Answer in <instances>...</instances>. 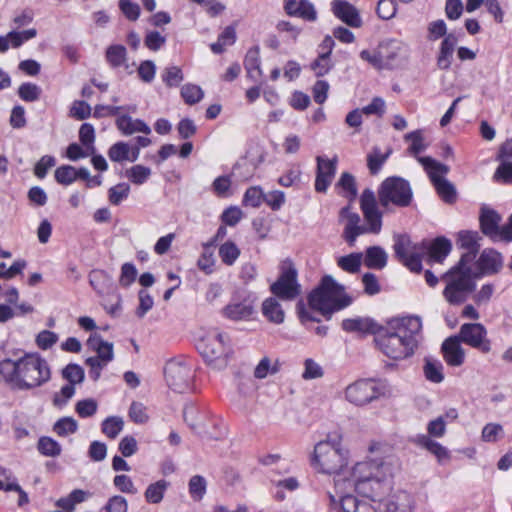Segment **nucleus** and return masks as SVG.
<instances>
[{
    "label": "nucleus",
    "instance_id": "obj_63",
    "mask_svg": "<svg viewBox=\"0 0 512 512\" xmlns=\"http://www.w3.org/2000/svg\"><path fill=\"white\" fill-rule=\"evenodd\" d=\"M502 163L496 169L493 179L496 182H502L505 184L512 183V162L501 160Z\"/></svg>",
    "mask_w": 512,
    "mask_h": 512
},
{
    "label": "nucleus",
    "instance_id": "obj_6",
    "mask_svg": "<svg viewBox=\"0 0 512 512\" xmlns=\"http://www.w3.org/2000/svg\"><path fill=\"white\" fill-rule=\"evenodd\" d=\"M378 200L381 207L387 211L391 205L399 208L408 207L413 200L411 185L402 177H388L378 188Z\"/></svg>",
    "mask_w": 512,
    "mask_h": 512
},
{
    "label": "nucleus",
    "instance_id": "obj_34",
    "mask_svg": "<svg viewBox=\"0 0 512 512\" xmlns=\"http://www.w3.org/2000/svg\"><path fill=\"white\" fill-rule=\"evenodd\" d=\"M385 506L387 512H410L412 508L411 496L405 491H400L387 499Z\"/></svg>",
    "mask_w": 512,
    "mask_h": 512
},
{
    "label": "nucleus",
    "instance_id": "obj_7",
    "mask_svg": "<svg viewBox=\"0 0 512 512\" xmlns=\"http://www.w3.org/2000/svg\"><path fill=\"white\" fill-rule=\"evenodd\" d=\"M164 376L167 385L175 392L184 393L191 390L195 376L192 359L178 356L166 362Z\"/></svg>",
    "mask_w": 512,
    "mask_h": 512
},
{
    "label": "nucleus",
    "instance_id": "obj_32",
    "mask_svg": "<svg viewBox=\"0 0 512 512\" xmlns=\"http://www.w3.org/2000/svg\"><path fill=\"white\" fill-rule=\"evenodd\" d=\"M90 497L88 491L82 489H74L68 496L62 497L56 501V506L65 512H73L75 506L86 501Z\"/></svg>",
    "mask_w": 512,
    "mask_h": 512
},
{
    "label": "nucleus",
    "instance_id": "obj_52",
    "mask_svg": "<svg viewBox=\"0 0 512 512\" xmlns=\"http://www.w3.org/2000/svg\"><path fill=\"white\" fill-rule=\"evenodd\" d=\"M79 140L91 153L95 152V129L90 123H83L79 129Z\"/></svg>",
    "mask_w": 512,
    "mask_h": 512
},
{
    "label": "nucleus",
    "instance_id": "obj_9",
    "mask_svg": "<svg viewBox=\"0 0 512 512\" xmlns=\"http://www.w3.org/2000/svg\"><path fill=\"white\" fill-rule=\"evenodd\" d=\"M442 279L446 283L443 297L450 305L463 304L476 288L473 277L469 276L467 271L466 273H459L448 270Z\"/></svg>",
    "mask_w": 512,
    "mask_h": 512
},
{
    "label": "nucleus",
    "instance_id": "obj_11",
    "mask_svg": "<svg viewBox=\"0 0 512 512\" xmlns=\"http://www.w3.org/2000/svg\"><path fill=\"white\" fill-rule=\"evenodd\" d=\"M386 384L374 379H361L348 385L345 389V398L356 406L367 405L385 396Z\"/></svg>",
    "mask_w": 512,
    "mask_h": 512
},
{
    "label": "nucleus",
    "instance_id": "obj_4",
    "mask_svg": "<svg viewBox=\"0 0 512 512\" xmlns=\"http://www.w3.org/2000/svg\"><path fill=\"white\" fill-rule=\"evenodd\" d=\"M308 302L311 309L330 318L333 312L348 307L352 303V298L345 293L343 285L337 283L332 276L326 275L319 287L309 294Z\"/></svg>",
    "mask_w": 512,
    "mask_h": 512
},
{
    "label": "nucleus",
    "instance_id": "obj_1",
    "mask_svg": "<svg viewBox=\"0 0 512 512\" xmlns=\"http://www.w3.org/2000/svg\"><path fill=\"white\" fill-rule=\"evenodd\" d=\"M393 476L391 461L373 459L358 462L352 468L349 478H344L342 485L354 488L359 494L372 501H381L382 495L391 488L389 479ZM341 480L335 479V486L341 485Z\"/></svg>",
    "mask_w": 512,
    "mask_h": 512
},
{
    "label": "nucleus",
    "instance_id": "obj_39",
    "mask_svg": "<svg viewBox=\"0 0 512 512\" xmlns=\"http://www.w3.org/2000/svg\"><path fill=\"white\" fill-rule=\"evenodd\" d=\"M38 452L45 457H58L62 453V447L58 441L49 436H41L37 442Z\"/></svg>",
    "mask_w": 512,
    "mask_h": 512
},
{
    "label": "nucleus",
    "instance_id": "obj_21",
    "mask_svg": "<svg viewBox=\"0 0 512 512\" xmlns=\"http://www.w3.org/2000/svg\"><path fill=\"white\" fill-rule=\"evenodd\" d=\"M442 352L446 363L450 366H460L465 359V353L458 337H449L442 344Z\"/></svg>",
    "mask_w": 512,
    "mask_h": 512
},
{
    "label": "nucleus",
    "instance_id": "obj_50",
    "mask_svg": "<svg viewBox=\"0 0 512 512\" xmlns=\"http://www.w3.org/2000/svg\"><path fill=\"white\" fill-rule=\"evenodd\" d=\"M188 487L191 497L199 501L206 493L207 482L203 476L194 475L190 478Z\"/></svg>",
    "mask_w": 512,
    "mask_h": 512
},
{
    "label": "nucleus",
    "instance_id": "obj_18",
    "mask_svg": "<svg viewBox=\"0 0 512 512\" xmlns=\"http://www.w3.org/2000/svg\"><path fill=\"white\" fill-rule=\"evenodd\" d=\"M316 161L317 171L315 179V190L319 193H325L335 176L337 157H334L333 159H327L323 156H318Z\"/></svg>",
    "mask_w": 512,
    "mask_h": 512
},
{
    "label": "nucleus",
    "instance_id": "obj_22",
    "mask_svg": "<svg viewBox=\"0 0 512 512\" xmlns=\"http://www.w3.org/2000/svg\"><path fill=\"white\" fill-rule=\"evenodd\" d=\"M456 44L457 38L454 34H448L443 38L436 59L437 67L440 70L450 69Z\"/></svg>",
    "mask_w": 512,
    "mask_h": 512
},
{
    "label": "nucleus",
    "instance_id": "obj_53",
    "mask_svg": "<svg viewBox=\"0 0 512 512\" xmlns=\"http://www.w3.org/2000/svg\"><path fill=\"white\" fill-rule=\"evenodd\" d=\"M41 88L31 82L22 83L18 88V96L25 102H34L40 98Z\"/></svg>",
    "mask_w": 512,
    "mask_h": 512
},
{
    "label": "nucleus",
    "instance_id": "obj_56",
    "mask_svg": "<svg viewBox=\"0 0 512 512\" xmlns=\"http://www.w3.org/2000/svg\"><path fill=\"white\" fill-rule=\"evenodd\" d=\"M128 415L130 420L136 424H144L149 420L147 407L143 403L137 401H133L131 403Z\"/></svg>",
    "mask_w": 512,
    "mask_h": 512
},
{
    "label": "nucleus",
    "instance_id": "obj_38",
    "mask_svg": "<svg viewBox=\"0 0 512 512\" xmlns=\"http://www.w3.org/2000/svg\"><path fill=\"white\" fill-rule=\"evenodd\" d=\"M240 254V248L231 240H227L219 246L218 255L226 266L234 265Z\"/></svg>",
    "mask_w": 512,
    "mask_h": 512
},
{
    "label": "nucleus",
    "instance_id": "obj_59",
    "mask_svg": "<svg viewBox=\"0 0 512 512\" xmlns=\"http://www.w3.org/2000/svg\"><path fill=\"white\" fill-rule=\"evenodd\" d=\"M478 253L477 249L468 250V252L464 253L459 262L453 266L450 270L459 272V273H466L468 272L469 276H472V268L471 263L475 260L476 255Z\"/></svg>",
    "mask_w": 512,
    "mask_h": 512
},
{
    "label": "nucleus",
    "instance_id": "obj_2",
    "mask_svg": "<svg viewBox=\"0 0 512 512\" xmlns=\"http://www.w3.org/2000/svg\"><path fill=\"white\" fill-rule=\"evenodd\" d=\"M389 329L376 339L379 349L389 358L403 360L411 357L422 340V321L418 316L392 319Z\"/></svg>",
    "mask_w": 512,
    "mask_h": 512
},
{
    "label": "nucleus",
    "instance_id": "obj_42",
    "mask_svg": "<svg viewBox=\"0 0 512 512\" xmlns=\"http://www.w3.org/2000/svg\"><path fill=\"white\" fill-rule=\"evenodd\" d=\"M404 140L410 142L408 153L418 160L419 154L426 150L427 144L424 143V138L421 130H415L407 133Z\"/></svg>",
    "mask_w": 512,
    "mask_h": 512
},
{
    "label": "nucleus",
    "instance_id": "obj_16",
    "mask_svg": "<svg viewBox=\"0 0 512 512\" xmlns=\"http://www.w3.org/2000/svg\"><path fill=\"white\" fill-rule=\"evenodd\" d=\"M340 218L346 220L342 237L350 247H353L357 238L360 235L366 234L365 226L361 225L359 214L352 212L349 206L343 207L340 210Z\"/></svg>",
    "mask_w": 512,
    "mask_h": 512
},
{
    "label": "nucleus",
    "instance_id": "obj_19",
    "mask_svg": "<svg viewBox=\"0 0 512 512\" xmlns=\"http://www.w3.org/2000/svg\"><path fill=\"white\" fill-rule=\"evenodd\" d=\"M331 10L335 17L350 27L358 28L362 25L357 8L346 0H333Z\"/></svg>",
    "mask_w": 512,
    "mask_h": 512
},
{
    "label": "nucleus",
    "instance_id": "obj_17",
    "mask_svg": "<svg viewBox=\"0 0 512 512\" xmlns=\"http://www.w3.org/2000/svg\"><path fill=\"white\" fill-rule=\"evenodd\" d=\"M254 302L255 298L252 295H248L241 300L234 299L223 308L222 314L233 321L249 320L255 312Z\"/></svg>",
    "mask_w": 512,
    "mask_h": 512
},
{
    "label": "nucleus",
    "instance_id": "obj_47",
    "mask_svg": "<svg viewBox=\"0 0 512 512\" xmlns=\"http://www.w3.org/2000/svg\"><path fill=\"white\" fill-rule=\"evenodd\" d=\"M124 421L121 417L110 416L102 422V432L109 438L115 439L123 430Z\"/></svg>",
    "mask_w": 512,
    "mask_h": 512
},
{
    "label": "nucleus",
    "instance_id": "obj_14",
    "mask_svg": "<svg viewBox=\"0 0 512 512\" xmlns=\"http://www.w3.org/2000/svg\"><path fill=\"white\" fill-rule=\"evenodd\" d=\"M360 208L367 224L366 233L379 234L382 229V212L377 206L375 194L371 189H365L362 192Z\"/></svg>",
    "mask_w": 512,
    "mask_h": 512
},
{
    "label": "nucleus",
    "instance_id": "obj_60",
    "mask_svg": "<svg viewBox=\"0 0 512 512\" xmlns=\"http://www.w3.org/2000/svg\"><path fill=\"white\" fill-rule=\"evenodd\" d=\"M55 179L59 184L70 185L76 180V169L70 165H62L55 170Z\"/></svg>",
    "mask_w": 512,
    "mask_h": 512
},
{
    "label": "nucleus",
    "instance_id": "obj_43",
    "mask_svg": "<svg viewBox=\"0 0 512 512\" xmlns=\"http://www.w3.org/2000/svg\"><path fill=\"white\" fill-rule=\"evenodd\" d=\"M391 154V150L382 153L379 147H374L372 152L367 155V166L372 175H376Z\"/></svg>",
    "mask_w": 512,
    "mask_h": 512
},
{
    "label": "nucleus",
    "instance_id": "obj_15",
    "mask_svg": "<svg viewBox=\"0 0 512 512\" xmlns=\"http://www.w3.org/2000/svg\"><path fill=\"white\" fill-rule=\"evenodd\" d=\"M458 337L460 342L478 349L482 353L491 350V342L487 338V330L481 323H464L460 327Z\"/></svg>",
    "mask_w": 512,
    "mask_h": 512
},
{
    "label": "nucleus",
    "instance_id": "obj_44",
    "mask_svg": "<svg viewBox=\"0 0 512 512\" xmlns=\"http://www.w3.org/2000/svg\"><path fill=\"white\" fill-rule=\"evenodd\" d=\"M52 430L59 437H67L78 430V423L72 417H62L53 424Z\"/></svg>",
    "mask_w": 512,
    "mask_h": 512
},
{
    "label": "nucleus",
    "instance_id": "obj_61",
    "mask_svg": "<svg viewBox=\"0 0 512 512\" xmlns=\"http://www.w3.org/2000/svg\"><path fill=\"white\" fill-rule=\"evenodd\" d=\"M479 235L475 231H460L458 234V243L461 248L467 250L479 249Z\"/></svg>",
    "mask_w": 512,
    "mask_h": 512
},
{
    "label": "nucleus",
    "instance_id": "obj_49",
    "mask_svg": "<svg viewBox=\"0 0 512 512\" xmlns=\"http://www.w3.org/2000/svg\"><path fill=\"white\" fill-rule=\"evenodd\" d=\"M161 79L169 88L178 87L184 80V75L179 67L168 66L163 70Z\"/></svg>",
    "mask_w": 512,
    "mask_h": 512
},
{
    "label": "nucleus",
    "instance_id": "obj_45",
    "mask_svg": "<svg viewBox=\"0 0 512 512\" xmlns=\"http://www.w3.org/2000/svg\"><path fill=\"white\" fill-rule=\"evenodd\" d=\"M426 379L433 383H440L444 379L443 365L440 361L426 359L423 367Z\"/></svg>",
    "mask_w": 512,
    "mask_h": 512
},
{
    "label": "nucleus",
    "instance_id": "obj_54",
    "mask_svg": "<svg viewBox=\"0 0 512 512\" xmlns=\"http://www.w3.org/2000/svg\"><path fill=\"white\" fill-rule=\"evenodd\" d=\"M264 202V192L259 186L248 188L243 196V205L258 208Z\"/></svg>",
    "mask_w": 512,
    "mask_h": 512
},
{
    "label": "nucleus",
    "instance_id": "obj_55",
    "mask_svg": "<svg viewBox=\"0 0 512 512\" xmlns=\"http://www.w3.org/2000/svg\"><path fill=\"white\" fill-rule=\"evenodd\" d=\"M130 192V186L127 183H119L108 190L109 202L112 205H119L122 201L127 199Z\"/></svg>",
    "mask_w": 512,
    "mask_h": 512
},
{
    "label": "nucleus",
    "instance_id": "obj_41",
    "mask_svg": "<svg viewBox=\"0 0 512 512\" xmlns=\"http://www.w3.org/2000/svg\"><path fill=\"white\" fill-rule=\"evenodd\" d=\"M106 61L112 68H118L126 64L127 50L123 45H110L106 49Z\"/></svg>",
    "mask_w": 512,
    "mask_h": 512
},
{
    "label": "nucleus",
    "instance_id": "obj_57",
    "mask_svg": "<svg viewBox=\"0 0 512 512\" xmlns=\"http://www.w3.org/2000/svg\"><path fill=\"white\" fill-rule=\"evenodd\" d=\"M62 376L68 383L76 385L83 382L84 370L80 365L70 363L62 370Z\"/></svg>",
    "mask_w": 512,
    "mask_h": 512
},
{
    "label": "nucleus",
    "instance_id": "obj_5",
    "mask_svg": "<svg viewBox=\"0 0 512 512\" xmlns=\"http://www.w3.org/2000/svg\"><path fill=\"white\" fill-rule=\"evenodd\" d=\"M311 466L323 474H336L340 477L348 464L347 451L340 447L335 440H324L318 442L310 460Z\"/></svg>",
    "mask_w": 512,
    "mask_h": 512
},
{
    "label": "nucleus",
    "instance_id": "obj_29",
    "mask_svg": "<svg viewBox=\"0 0 512 512\" xmlns=\"http://www.w3.org/2000/svg\"><path fill=\"white\" fill-rule=\"evenodd\" d=\"M89 283L100 296L110 294L113 290L112 279L103 270H93L89 274Z\"/></svg>",
    "mask_w": 512,
    "mask_h": 512
},
{
    "label": "nucleus",
    "instance_id": "obj_24",
    "mask_svg": "<svg viewBox=\"0 0 512 512\" xmlns=\"http://www.w3.org/2000/svg\"><path fill=\"white\" fill-rule=\"evenodd\" d=\"M378 328V324L368 317L348 318L342 321V329L349 333L375 334Z\"/></svg>",
    "mask_w": 512,
    "mask_h": 512
},
{
    "label": "nucleus",
    "instance_id": "obj_64",
    "mask_svg": "<svg viewBox=\"0 0 512 512\" xmlns=\"http://www.w3.org/2000/svg\"><path fill=\"white\" fill-rule=\"evenodd\" d=\"M106 512H127L128 503L127 500L120 495H114L110 497L104 506Z\"/></svg>",
    "mask_w": 512,
    "mask_h": 512
},
{
    "label": "nucleus",
    "instance_id": "obj_13",
    "mask_svg": "<svg viewBox=\"0 0 512 512\" xmlns=\"http://www.w3.org/2000/svg\"><path fill=\"white\" fill-rule=\"evenodd\" d=\"M479 222L482 233L492 241H512V215L509 217L507 224L500 227L501 216L499 213L494 209L483 206L480 211Z\"/></svg>",
    "mask_w": 512,
    "mask_h": 512
},
{
    "label": "nucleus",
    "instance_id": "obj_26",
    "mask_svg": "<svg viewBox=\"0 0 512 512\" xmlns=\"http://www.w3.org/2000/svg\"><path fill=\"white\" fill-rule=\"evenodd\" d=\"M478 268L484 274H495L497 273L503 264L502 256L499 252L494 249H485L480 254L478 259Z\"/></svg>",
    "mask_w": 512,
    "mask_h": 512
},
{
    "label": "nucleus",
    "instance_id": "obj_31",
    "mask_svg": "<svg viewBox=\"0 0 512 512\" xmlns=\"http://www.w3.org/2000/svg\"><path fill=\"white\" fill-rule=\"evenodd\" d=\"M262 313L270 322L275 324L284 322L285 313L277 298H267L262 304Z\"/></svg>",
    "mask_w": 512,
    "mask_h": 512
},
{
    "label": "nucleus",
    "instance_id": "obj_62",
    "mask_svg": "<svg viewBox=\"0 0 512 512\" xmlns=\"http://www.w3.org/2000/svg\"><path fill=\"white\" fill-rule=\"evenodd\" d=\"M324 374L323 368L320 364L315 362L311 358H307L304 361V371L302 373V378L305 380H312L321 378Z\"/></svg>",
    "mask_w": 512,
    "mask_h": 512
},
{
    "label": "nucleus",
    "instance_id": "obj_36",
    "mask_svg": "<svg viewBox=\"0 0 512 512\" xmlns=\"http://www.w3.org/2000/svg\"><path fill=\"white\" fill-rule=\"evenodd\" d=\"M170 483L164 479H160L148 485L144 492L146 502L150 504H159L165 495Z\"/></svg>",
    "mask_w": 512,
    "mask_h": 512
},
{
    "label": "nucleus",
    "instance_id": "obj_37",
    "mask_svg": "<svg viewBox=\"0 0 512 512\" xmlns=\"http://www.w3.org/2000/svg\"><path fill=\"white\" fill-rule=\"evenodd\" d=\"M387 48V45L380 44L376 49L362 50L359 56L363 61H366L375 69L382 70L385 69L384 50H387Z\"/></svg>",
    "mask_w": 512,
    "mask_h": 512
},
{
    "label": "nucleus",
    "instance_id": "obj_28",
    "mask_svg": "<svg viewBox=\"0 0 512 512\" xmlns=\"http://www.w3.org/2000/svg\"><path fill=\"white\" fill-rule=\"evenodd\" d=\"M388 255L380 246H370L363 254L362 262L369 269L382 270L387 265Z\"/></svg>",
    "mask_w": 512,
    "mask_h": 512
},
{
    "label": "nucleus",
    "instance_id": "obj_40",
    "mask_svg": "<svg viewBox=\"0 0 512 512\" xmlns=\"http://www.w3.org/2000/svg\"><path fill=\"white\" fill-rule=\"evenodd\" d=\"M363 259V253L355 252L345 256H341L337 259V265L343 271L355 274L360 271Z\"/></svg>",
    "mask_w": 512,
    "mask_h": 512
},
{
    "label": "nucleus",
    "instance_id": "obj_33",
    "mask_svg": "<svg viewBox=\"0 0 512 512\" xmlns=\"http://www.w3.org/2000/svg\"><path fill=\"white\" fill-rule=\"evenodd\" d=\"M393 249L396 258L400 261L403 258L415 253L417 246L413 244L411 238L407 234H396L393 237Z\"/></svg>",
    "mask_w": 512,
    "mask_h": 512
},
{
    "label": "nucleus",
    "instance_id": "obj_25",
    "mask_svg": "<svg viewBox=\"0 0 512 512\" xmlns=\"http://www.w3.org/2000/svg\"><path fill=\"white\" fill-rule=\"evenodd\" d=\"M116 126L125 136H129L137 132H141L146 135L151 133L150 127L143 120L133 119L131 116L126 114L117 117Z\"/></svg>",
    "mask_w": 512,
    "mask_h": 512
},
{
    "label": "nucleus",
    "instance_id": "obj_27",
    "mask_svg": "<svg viewBox=\"0 0 512 512\" xmlns=\"http://www.w3.org/2000/svg\"><path fill=\"white\" fill-rule=\"evenodd\" d=\"M90 349L97 353L94 358H99L104 362H111L114 358L113 344L105 341L99 334H92L87 340Z\"/></svg>",
    "mask_w": 512,
    "mask_h": 512
},
{
    "label": "nucleus",
    "instance_id": "obj_35",
    "mask_svg": "<svg viewBox=\"0 0 512 512\" xmlns=\"http://www.w3.org/2000/svg\"><path fill=\"white\" fill-rule=\"evenodd\" d=\"M339 505L343 512H376L369 503L360 501L351 494L341 496Z\"/></svg>",
    "mask_w": 512,
    "mask_h": 512
},
{
    "label": "nucleus",
    "instance_id": "obj_48",
    "mask_svg": "<svg viewBox=\"0 0 512 512\" xmlns=\"http://www.w3.org/2000/svg\"><path fill=\"white\" fill-rule=\"evenodd\" d=\"M181 97L184 102L189 105H194L202 100L204 92L202 88L195 84H185L181 88Z\"/></svg>",
    "mask_w": 512,
    "mask_h": 512
},
{
    "label": "nucleus",
    "instance_id": "obj_23",
    "mask_svg": "<svg viewBox=\"0 0 512 512\" xmlns=\"http://www.w3.org/2000/svg\"><path fill=\"white\" fill-rule=\"evenodd\" d=\"M421 245L427 250L430 260L439 263L449 255L452 249L450 240L445 237H437L432 242H422Z\"/></svg>",
    "mask_w": 512,
    "mask_h": 512
},
{
    "label": "nucleus",
    "instance_id": "obj_30",
    "mask_svg": "<svg viewBox=\"0 0 512 512\" xmlns=\"http://www.w3.org/2000/svg\"><path fill=\"white\" fill-rule=\"evenodd\" d=\"M260 66V49L258 46H254L247 51L244 59V67L247 72V75L250 78L256 80L258 77L262 75V70Z\"/></svg>",
    "mask_w": 512,
    "mask_h": 512
},
{
    "label": "nucleus",
    "instance_id": "obj_8",
    "mask_svg": "<svg viewBox=\"0 0 512 512\" xmlns=\"http://www.w3.org/2000/svg\"><path fill=\"white\" fill-rule=\"evenodd\" d=\"M418 162L423 166L439 197L448 204H453L457 199L456 189L444 175L449 172V167L430 156L418 157Z\"/></svg>",
    "mask_w": 512,
    "mask_h": 512
},
{
    "label": "nucleus",
    "instance_id": "obj_58",
    "mask_svg": "<svg viewBox=\"0 0 512 512\" xmlns=\"http://www.w3.org/2000/svg\"><path fill=\"white\" fill-rule=\"evenodd\" d=\"M337 185L345 191V197L348 199L353 200L357 196L356 182L352 174L342 173Z\"/></svg>",
    "mask_w": 512,
    "mask_h": 512
},
{
    "label": "nucleus",
    "instance_id": "obj_46",
    "mask_svg": "<svg viewBox=\"0 0 512 512\" xmlns=\"http://www.w3.org/2000/svg\"><path fill=\"white\" fill-rule=\"evenodd\" d=\"M151 169L144 165H134L125 172L126 177L135 185L144 184L151 176Z\"/></svg>",
    "mask_w": 512,
    "mask_h": 512
},
{
    "label": "nucleus",
    "instance_id": "obj_10",
    "mask_svg": "<svg viewBox=\"0 0 512 512\" xmlns=\"http://www.w3.org/2000/svg\"><path fill=\"white\" fill-rule=\"evenodd\" d=\"M270 292L274 298L283 301H293L301 295L298 272L292 261L286 260L281 264L278 278L270 285Z\"/></svg>",
    "mask_w": 512,
    "mask_h": 512
},
{
    "label": "nucleus",
    "instance_id": "obj_51",
    "mask_svg": "<svg viewBox=\"0 0 512 512\" xmlns=\"http://www.w3.org/2000/svg\"><path fill=\"white\" fill-rule=\"evenodd\" d=\"M130 146L128 143L119 141L114 143L108 150V157L113 162H123L128 160Z\"/></svg>",
    "mask_w": 512,
    "mask_h": 512
},
{
    "label": "nucleus",
    "instance_id": "obj_12",
    "mask_svg": "<svg viewBox=\"0 0 512 512\" xmlns=\"http://www.w3.org/2000/svg\"><path fill=\"white\" fill-rule=\"evenodd\" d=\"M197 349L209 365L221 369L227 365L228 347L222 333H209L197 344Z\"/></svg>",
    "mask_w": 512,
    "mask_h": 512
},
{
    "label": "nucleus",
    "instance_id": "obj_20",
    "mask_svg": "<svg viewBox=\"0 0 512 512\" xmlns=\"http://www.w3.org/2000/svg\"><path fill=\"white\" fill-rule=\"evenodd\" d=\"M284 10L291 17L301 18L308 22L317 20V11L308 0H285Z\"/></svg>",
    "mask_w": 512,
    "mask_h": 512
},
{
    "label": "nucleus",
    "instance_id": "obj_3",
    "mask_svg": "<svg viewBox=\"0 0 512 512\" xmlns=\"http://www.w3.org/2000/svg\"><path fill=\"white\" fill-rule=\"evenodd\" d=\"M51 377L47 361L37 353H26L14 361H0V381L16 390H29L48 382Z\"/></svg>",
    "mask_w": 512,
    "mask_h": 512
}]
</instances>
